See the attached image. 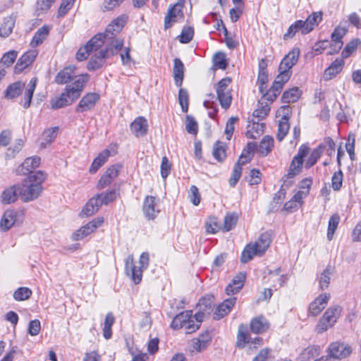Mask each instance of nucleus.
Wrapping results in <instances>:
<instances>
[{"label":"nucleus","mask_w":361,"mask_h":361,"mask_svg":"<svg viewBox=\"0 0 361 361\" xmlns=\"http://www.w3.org/2000/svg\"><path fill=\"white\" fill-rule=\"evenodd\" d=\"M88 80L87 74L78 75L72 84L66 85L64 92L60 95L51 98L50 100L51 108L59 109L73 104L80 97Z\"/></svg>","instance_id":"f257e3e1"},{"label":"nucleus","mask_w":361,"mask_h":361,"mask_svg":"<svg viewBox=\"0 0 361 361\" xmlns=\"http://www.w3.org/2000/svg\"><path fill=\"white\" fill-rule=\"evenodd\" d=\"M45 179L46 174L42 171L30 174L18 184L20 200L24 202L36 200L42 192V183Z\"/></svg>","instance_id":"f03ea898"},{"label":"nucleus","mask_w":361,"mask_h":361,"mask_svg":"<svg viewBox=\"0 0 361 361\" xmlns=\"http://www.w3.org/2000/svg\"><path fill=\"white\" fill-rule=\"evenodd\" d=\"M37 82V78H32L28 84L26 85L24 82L17 81L9 85L4 91V97L7 99H13L22 94L23 90L25 89L24 92V102L23 106L25 109L30 107L33 93L35 90Z\"/></svg>","instance_id":"7ed1b4c3"},{"label":"nucleus","mask_w":361,"mask_h":361,"mask_svg":"<svg viewBox=\"0 0 361 361\" xmlns=\"http://www.w3.org/2000/svg\"><path fill=\"white\" fill-rule=\"evenodd\" d=\"M127 20L128 16L126 15H121L107 25L104 33L97 34L101 35L102 45L105 44L106 47L111 48L112 50L116 49V45L119 42H121L122 47L123 46V40L117 36L123 28Z\"/></svg>","instance_id":"20e7f679"},{"label":"nucleus","mask_w":361,"mask_h":361,"mask_svg":"<svg viewBox=\"0 0 361 361\" xmlns=\"http://www.w3.org/2000/svg\"><path fill=\"white\" fill-rule=\"evenodd\" d=\"M139 264L140 267L134 264L133 256H128L126 261V272L135 284H138L142 281V271L149 265V254L147 252L141 254Z\"/></svg>","instance_id":"39448f33"},{"label":"nucleus","mask_w":361,"mask_h":361,"mask_svg":"<svg viewBox=\"0 0 361 361\" xmlns=\"http://www.w3.org/2000/svg\"><path fill=\"white\" fill-rule=\"evenodd\" d=\"M122 49L121 42H118L116 49L114 50L106 47L104 49H101L97 52L90 60L87 63V69L90 71H95L100 68L105 63V60L115 54H116Z\"/></svg>","instance_id":"423d86ee"},{"label":"nucleus","mask_w":361,"mask_h":361,"mask_svg":"<svg viewBox=\"0 0 361 361\" xmlns=\"http://www.w3.org/2000/svg\"><path fill=\"white\" fill-rule=\"evenodd\" d=\"M342 308L339 305H335L326 310L317 326L319 333L326 331L329 328L333 326L339 317Z\"/></svg>","instance_id":"0eeeda50"},{"label":"nucleus","mask_w":361,"mask_h":361,"mask_svg":"<svg viewBox=\"0 0 361 361\" xmlns=\"http://www.w3.org/2000/svg\"><path fill=\"white\" fill-rule=\"evenodd\" d=\"M192 310L182 312V329H184L187 334H192L199 329L203 321L201 314H195L192 315Z\"/></svg>","instance_id":"6e6552de"},{"label":"nucleus","mask_w":361,"mask_h":361,"mask_svg":"<svg viewBox=\"0 0 361 361\" xmlns=\"http://www.w3.org/2000/svg\"><path fill=\"white\" fill-rule=\"evenodd\" d=\"M247 343H250L253 345L254 348H257L258 346L263 345V339L261 337H256L254 339H251L247 334V326L242 324L238 327L236 346L239 348H244Z\"/></svg>","instance_id":"1a4fd4ad"},{"label":"nucleus","mask_w":361,"mask_h":361,"mask_svg":"<svg viewBox=\"0 0 361 361\" xmlns=\"http://www.w3.org/2000/svg\"><path fill=\"white\" fill-rule=\"evenodd\" d=\"M101 39L100 35H95L84 47H80L76 53L77 60L79 61H85L88 58L90 53L99 49L102 46Z\"/></svg>","instance_id":"9d476101"},{"label":"nucleus","mask_w":361,"mask_h":361,"mask_svg":"<svg viewBox=\"0 0 361 361\" xmlns=\"http://www.w3.org/2000/svg\"><path fill=\"white\" fill-rule=\"evenodd\" d=\"M350 345L339 341L333 342L328 347L329 355L334 360H341L348 357L352 353Z\"/></svg>","instance_id":"9b49d317"},{"label":"nucleus","mask_w":361,"mask_h":361,"mask_svg":"<svg viewBox=\"0 0 361 361\" xmlns=\"http://www.w3.org/2000/svg\"><path fill=\"white\" fill-rule=\"evenodd\" d=\"M121 169L122 165L118 163L109 167L98 180L97 188L102 190L109 185L118 177Z\"/></svg>","instance_id":"f8f14e48"},{"label":"nucleus","mask_w":361,"mask_h":361,"mask_svg":"<svg viewBox=\"0 0 361 361\" xmlns=\"http://www.w3.org/2000/svg\"><path fill=\"white\" fill-rule=\"evenodd\" d=\"M104 222V218L102 216L97 217L91 221L80 228L72 235L73 240H80L93 233Z\"/></svg>","instance_id":"ddd939ff"},{"label":"nucleus","mask_w":361,"mask_h":361,"mask_svg":"<svg viewBox=\"0 0 361 361\" xmlns=\"http://www.w3.org/2000/svg\"><path fill=\"white\" fill-rule=\"evenodd\" d=\"M330 299V294L327 293L319 295L309 305L308 315L315 317L318 315L326 307Z\"/></svg>","instance_id":"4468645a"},{"label":"nucleus","mask_w":361,"mask_h":361,"mask_svg":"<svg viewBox=\"0 0 361 361\" xmlns=\"http://www.w3.org/2000/svg\"><path fill=\"white\" fill-rule=\"evenodd\" d=\"M237 298L235 297H231L224 300L216 308L214 314L213 319L214 320H220L227 315L233 309L236 303Z\"/></svg>","instance_id":"2eb2a0df"},{"label":"nucleus","mask_w":361,"mask_h":361,"mask_svg":"<svg viewBox=\"0 0 361 361\" xmlns=\"http://www.w3.org/2000/svg\"><path fill=\"white\" fill-rule=\"evenodd\" d=\"M99 99V95L95 92L86 94L80 100L76 106V111L82 113L92 109Z\"/></svg>","instance_id":"dca6fc26"},{"label":"nucleus","mask_w":361,"mask_h":361,"mask_svg":"<svg viewBox=\"0 0 361 361\" xmlns=\"http://www.w3.org/2000/svg\"><path fill=\"white\" fill-rule=\"evenodd\" d=\"M214 297L212 295H206L202 297L197 305V312L195 314H201L204 319L206 315H209L214 308Z\"/></svg>","instance_id":"f3484780"},{"label":"nucleus","mask_w":361,"mask_h":361,"mask_svg":"<svg viewBox=\"0 0 361 361\" xmlns=\"http://www.w3.org/2000/svg\"><path fill=\"white\" fill-rule=\"evenodd\" d=\"M347 30L343 27H337L334 29V32L331 33V44L330 46L331 51H329V54H334L335 53H338V51L343 47L342 38L346 34Z\"/></svg>","instance_id":"a211bd4d"},{"label":"nucleus","mask_w":361,"mask_h":361,"mask_svg":"<svg viewBox=\"0 0 361 361\" xmlns=\"http://www.w3.org/2000/svg\"><path fill=\"white\" fill-rule=\"evenodd\" d=\"M300 56L299 48H293L289 51L281 61L279 70L291 71V68L296 64Z\"/></svg>","instance_id":"6ab92c4d"},{"label":"nucleus","mask_w":361,"mask_h":361,"mask_svg":"<svg viewBox=\"0 0 361 361\" xmlns=\"http://www.w3.org/2000/svg\"><path fill=\"white\" fill-rule=\"evenodd\" d=\"M37 51L36 49L29 50L25 52L18 61L15 66V72L19 73L25 68L31 65L35 60L37 56Z\"/></svg>","instance_id":"aec40b11"},{"label":"nucleus","mask_w":361,"mask_h":361,"mask_svg":"<svg viewBox=\"0 0 361 361\" xmlns=\"http://www.w3.org/2000/svg\"><path fill=\"white\" fill-rule=\"evenodd\" d=\"M270 324L263 315H259L251 319L250 324V331L255 334H261L269 329Z\"/></svg>","instance_id":"412c9836"},{"label":"nucleus","mask_w":361,"mask_h":361,"mask_svg":"<svg viewBox=\"0 0 361 361\" xmlns=\"http://www.w3.org/2000/svg\"><path fill=\"white\" fill-rule=\"evenodd\" d=\"M102 195H96L93 197L89 200V201L83 207L82 211L80 213L81 217L90 216L97 212L102 206L99 202V197H102Z\"/></svg>","instance_id":"4be33fe9"},{"label":"nucleus","mask_w":361,"mask_h":361,"mask_svg":"<svg viewBox=\"0 0 361 361\" xmlns=\"http://www.w3.org/2000/svg\"><path fill=\"white\" fill-rule=\"evenodd\" d=\"M75 69L76 68L74 66L65 67L57 73L55 78V82L59 85L66 84L71 80L74 82L75 78L78 76L75 75Z\"/></svg>","instance_id":"5701e85b"},{"label":"nucleus","mask_w":361,"mask_h":361,"mask_svg":"<svg viewBox=\"0 0 361 361\" xmlns=\"http://www.w3.org/2000/svg\"><path fill=\"white\" fill-rule=\"evenodd\" d=\"M156 198L153 196H147L143 202L142 210L145 216L148 219H154L157 216L159 210L156 208Z\"/></svg>","instance_id":"b1692460"},{"label":"nucleus","mask_w":361,"mask_h":361,"mask_svg":"<svg viewBox=\"0 0 361 361\" xmlns=\"http://www.w3.org/2000/svg\"><path fill=\"white\" fill-rule=\"evenodd\" d=\"M41 162V158L37 156L28 157L25 159L22 164L19 166L18 171L20 174H32V171L37 169Z\"/></svg>","instance_id":"393cba45"},{"label":"nucleus","mask_w":361,"mask_h":361,"mask_svg":"<svg viewBox=\"0 0 361 361\" xmlns=\"http://www.w3.org/2000/svg\"><path fill=\"white\" fill-rule=\"evenodd\" d=\"M272 231H267L259 235L258 240L252 244L259 251V256L262 255L269 247L272 240Z\"/></svg>","instance_id":"a878e982"},{"label":"nucleus","mask_w":361,"mask_h":361,"mask_svg":"<svg viewBox=\"0 0 361 361\" xmlns=\"http://www.w3.org/2000/svg\"><path fill=\"white\" fill-rule=\"evenodd\" d=\"M180 13V0L178 1L173 6H170L168 12L164 18V28L169 29L172 25L177 22L178 16Z\"/></svg>","instance_id":"bb28decb"},{"label":"nucleus","mask_w":361,"mask_h":361,"mask_svg":"<svg viewBox=\"0 0 361 361\" xmlns=\"http://www.w3.org/2000/svg\"><path fill=\"white\" fill-rule=\"evenodd\" d=\"M322 12H313L310 15L306 20L303 21L304 27H302V35L310 32L315 26H317L322 20Z\"/></svg>","instance_id":"cd10ccee"},{"label":"nucleus","mask_w":361,"mask_h":361,"mask_svg":"<svg viewBox=\"0 0 361 361\" xmlns=\"http://www.w3.org/2000/svg\"><path fill=\"white\" fill-rule=\"evenodd\" d=\"M20 197V189L18 185H13L6 188L1 195V201L4 204L15 202Z\"/></svg>","instance_id":"c85d7f7f"},{"label":"nucleus","mask_w":361,"mask_h":361,"mask_svg":"<svg viewBox=\"0 0 361 361\" xmlns=\"http://www.w3.org/2000/svg\"><path fill=\"white\" fill-rule=\"evenodd\" d=\"M132 133L137 137L145 135L148 130L147 121L144 117H138L130 124Z\"/></svg>","instance_id":"c756f323"},{"label":"nucleus","mask_w":361,"mask_h":361,"mask_svg":"<svg viewBox=\"0 0 361 361\" xmlns=\"http://www.w3.org/2000/svg\"><path fill=\"white\" fill-rule=\"evenodd\" d=\"M16 20V15L11 14L3 20L0 27V37H8L12 32Z\"/></svg>","instance_id":"7c9ffc66"},{"label":"nucleus","mask_w":361,"mask_h":361,"mask_svg":"<svg viewBox=\"0 0 361 361\" xmlns=\"http://www.w3.org/2000/svg\"><path fill=\"white\" fill-rule=\"evenodd\" d=\"M16 221V212L13 210H6L0 221V229L2 231L9 230Z\"/></svg>","instance_id":"2f4dec72"},{"label":"nucleus","mask_w":361,"mask_h":361,"mask_svg":"<svg viewBox=\"0 0 361 361\" xmlns=\"http://www.w3.org/2000/svg\"><path fill=\"white\" fill-rule=\"evenodd\" d=\"M344 66V61L343 58L336 59L324 71V76L327 80L331 79L339 73Z\"/></svg>","instance_id":"473e14b6"},{"label":"nucleus","mask_w":361,"mask_h":361,"mask_svg":"<svg viewBox=\"0 0 361 361\" xmlns=\"http://www.w3.org/2000/svg\"><path fill=\"white\" fill-rule=\"evenodd\" d=\"M274 147V139L269 135L264 136L258 147L257 146V150L263 157L267 156L271 150Z\"/></svg>","instance_id":"72a5a7b5"},{"label":"nucleus","mask_w":361,"mask_h":361,"mask_svg":"<svg viewBox=\"0 0 361 361\" xmlns=\"http://www.w3.org/2000/svg\"><path fill=\"white\" fill-rule=\"evenodd\" d=\"M49 32V28L47 25H44L35 33L32 41L30 42V46L32 47H36L41 44L47 37Z\"/></svg>","instance_id":"f704fd0d"},{"label":"nucleus","mask_w":361,"mask_h":361,"mask_svg":"<svg viewBox=\"0 0 361 361\" xmlns=\"http://www.w3.org/2000/svg\"><path fill=\"white\" fill-rule=\"evenodd\" d=\"M110 156V152L108 149H105L98 154V156L94 159L92 165L90 168V172L94 173L97 170L107 161V159Z\"/></svg>","instance_id":"c9c22d12"},{"label":"nucleus","mask_w":361,"mask_h":361,"mask_svg":"<svg viewBox=\"0 0 361 361\" xmlns=\"http://www.w3.org/2000/svg\"><path fill=\"white\" fill-rule=\"evenodd\" d=\"M257 150V144L254 142H250L247 144L246 147L244 148L241 155L240 156L238 161H240L242 164H246L250 162L252 159L251 154Z\"/></svg>","instance_id":"e433bc0d"},{"label":"nucleus","mask_w":361,"mask_h":361,"mask_svg":"<svg viewBox=\"0 0 361 361\" xmlns=\"http://www.w3.org/2000/svg\"><path fill=\"white\" fill-rule=\"evenodd\" d=\"M283 85L279 82L274 81L271 87L269 90H265L263 97H266L268 101L274 102L275 99L279 95L283 88Z\"/></svg>","instance_id":"4c0bfd02"},{"label":"nucleus","mask_w":361,"mask_h":361,"mask_svg":"<svg viewBox=\"0 0 361 361\" xmlns=\"http://www.w3.org/2000/svg\"><path fill=\"white\" fill-rule=\"evenodd\" d=\"M300 90L295 87L283 92L281 97V101L283 103L295 102L300 98Z\"/></svg>","instance_id":"58836bf2"},{"label":"nucleus","mask_w":361,"mask_h":361,"mask_svg":"<svg viewBox=\"0 0 361 361\" xmlns=\"http://www.w3.org/2000/svg\"><path fill=\"white\" fill-rule=\"evenodd\" d=\"M255 255L259 256V251L252 244H247L241 253L240 261L242 263H247Z\"/></svg>","instance_id":"ea45409f"},{"label":"nucleus","mask_w":361,"mask_h":361,"mask_svg":"<svg viewBox=\"0 0 361 361\" xmlns=\"http://www.w3.org/2000/svg\"><path fill=\"white\" fill-rule=\"evenodd\" d=\"M58 128L54 127L48 130H44L43 133V139L39 147L41 149H45L48 145H49L56 137L57 135Z\"/></svg>","instance_id":"a19ab883"},{"label":"nucleus","mask_w":361,"mask_h":361,"mask_svg":"<svg viewBox=\"0 0 361 361\" xmlns=\"http://www.w3.org/2000/svg\"><path fill=\"white\" fill-rule=\"evenodd\" d=\"M331 276L332 271L331 267L327 266L318 278L319 287L321 290H325L329 287Z\"/></svg>","instance_id":"79ce46f5"},{"label":"nucleus","mask_w":361,"mask_h":361,"mask_svg":"<svg viewBox=\"0 0 361 361\" xmlns=\"http://www.w3.org/2000/svg\"><path fill=\"white\" fill-rule=\"evenodd\" d=\"M320 353V347L318 345H310L305 348L300 353V356L302 361H307Z\"/></svg>","instance_id":"37998d69"},{"label":"nucleus","mask_w":361,"mask_h":361,"mask_svg":"<svg viewBox=\"0 0 361 361\" xmlns=\"http://www.w3.org/2000/svg\"><path fill=\"white\" fill-rule=\"evenodd\" d=\"M289 128L290 124L288 123V117L287 116H283L279 123L278 133L276 135L279 141L281 142L284 139L289 130Z\"/></svg>","instance_id":"c03bdc74"},{"label":"nucleus","mask_w":361,"mask_h":361,"mask_svg":"<svg viewBox=\"0 0 361 361\" xmlns=\"http://www.w3.org/2000/svg\"><path fill=\"white\" fill-rule=\"evenodd\" d=\"M340 222V216L336 213L331 216L327 228V238L329 240H332L335 231L336 230L338 225Z\"/></svg>","instance_id":"a18cd8bd"},{"label":"nucleus","mask_w":361,"mask_h":361,"mask_svg":"<svg viewBox=\"0 0 361 361\" xmlns=\"http://www.w3.org/2000/svg\"><path fill=\"white\" fill-rule=\"evenodd\" d=\"M304 27V23L302 20H296L294 23H293L288 29L287 32L283 35V39L288 40L294 37L295 33L298 31H301L302 33V27Z\"/></svg>","instance_id":"49530a36"},{"label":"nucleus","mask_w":361,"mask_h":361,"mask_svg":"<svg viewBox=\"0 0 361 361\" xmlns=\"http://www.w3.org/2000/svg\"><path fill=\"white\" fill-rule=\"evenodd\" d=\"M322 154V145H319L311 152L305 162V168L310 169L313 166Z\"/></svg>","instance_id":"de8ad7c7"},{"label":"nucleus","mask_w":361,"mask_h":361,"mask_svg":"<svg viewBox=\"0 0 361 361\" xmlns=\"http://www.w3.org/2000/svg\"><path fill=\"white\" fill-rule=\"evenodd\" d=\"M303 163H299L297 158H293L290 164L288 173L286 174L287 178H293L296 175L301 172Z\"/></svg>","instance_id":"09e8293b"},{"label":"nucleus","mask_w":361,"mask_h":361,"mask_svg":"<svg viewBox=\"0 0 361 361\" xmlns=\"http://www.w3.org/2000/svg\"><path fill=\"white\" fill-rule=\"evenodd\" d=\"M244 164L237 161L233 167L231 176L229 178V185L231 187H235L238 181L241 177L242 174V165Z\"/></svg>","instance_id":"8fccbe9b"},{"label":"nucleus","mask_w":361,"mask_h":361,"mask_svg":"<svg viewBox=\"0 0 361 361\" xmlns=\"http://www.w3.org/2000/svg\"><path fill=\"white\" fill-rule=\"evenodd\" d=\"M213 63L216 68L225 70L228 66L226 55L223 52H218L213 56Z\"/></svg>","instance_id":"3c124183"},{"label":"nucleus","mask_w":361,"mask_h":361,"mask_svg":"<svg viewBox=\"0 0 361 361\" xmlns=\"http://www.w3.org/2000/svg\"><path fill=\"white\" fill-rule=\"evenodd\" d=\"M185 130L192 135H196L198 132V123L195 118L191 115L185 117Z\"/></svg>","instance_id":"603ef678"},{"label":"nucleus","mask_w":361,"mask_h":361,"mask_svg":"<svg viewBox=\"0 0 361 361\" xmlns=\"http://www.w3.org/2000/svg\"><path fill=\"white\" fill-rule=\"evenodd\" d=\"M361 41L360 39L356 38L352 39L350 42H348L344 49L342 51L343 58L348 57L351 54H353L360 45Z\"/></svg>","instance_id":"864d4df0"},{"label":"nucleus","mask_w":361,"mask_h":361,"mask_svg":"<svg viewBox=\"0 0 361 361\" xmlns=\"http://www.w3.org/2000/svg\"><path fill=\"white\" fill-rule=\"evenodd\" d=\"M32 295V290L27 287L18 288L13 293V298L17 301L27 300Z\"/></svg>","instance_id":"5fc2aeb1"},{"label":"nucleus","mask_w":361,"mask_h":361,"mask_svg":"<svg viewBox=\"0 0 361 361\" xmlns=\"http://www.w3.org/2000/svg\"><path fill=\"white\" fill-rule=\"evenodd\" d=\"M75 1L76 0H62L57 11V17L62 18L65 16L73 8Z\"/></svg>","instance_id":"6e6d98bb"},{"label":"nucleus","mask_w":361,"mask_h":361,"mask_svg":"<svg viewBox=\"0 0 361 361\" xmlns=\"http://www.w3.org/2000/svg\"><path fill=\"white\" fill-rule=\"evenodd\" d=\"M213 156L219 161H222L226 157V149L223 142L217 141L213 149Z\"/></svg>","instance_id":"4d7b16f0"},{"label":"nucleus","mask_w":361,"mask_h":361,"mask_svg":"<svg viewBox=\"0 0 361 361\" xmlns=\"http://www.w3.org/2000/svg\"><path fill=\"white\" fill-rule=\"evenodd\" d=\"M238 216L235 214H228L224 218V231H229L236 225Z\"/></svg>","instance_id":"13d9d810"},{"label":"nucleus","mask_w":361,"mask_h":361,"mask_svg":"<svg viewBox=\"0 0 361 361\" xmlns=\"http://www.w3.org/2000/svg\"><path fill=\"white\" fill-rule=\"evenodd\" d=\"M99 195H102V197H99V202L102 204H108L109 203L113 202L117 196L118 195V192L114 189L107 190L104 193H100Z\"/></svg>","instance_id":"bf43d9fd"},{"label":"nucleus","mask_w":361,"mask_h":361,"mask_svg":"<svg viewBox=\"0 0 361 361\" xmlns=\"http://www.w3.org/2000/svg\"><path fill=\"white\" fill-rule=\"evenodd\" d=\"M217 98L221 105V106L224 109H227L230 106L231 103V96L228 91L224 92H216Z\"/></svg>","instance_id":"052dcab7"},{"label":"nucleus","mask_w":361,"mask_h":361,"mask_svg":"<svg viewBox=\"0 0 361 361\" xmlns=\"http://www.w3.org/2000/svg\"><path fill=\"white\" fill-rule=\"evenodd\" d=\"M343 172L341 169L335 172L331 178L332 188L335 191H338L343 184Z\"/></svg>","instance_id":"680f3d73"},{"label":"nucleus","mask_w":361,"mask_h":361,"mask_svg":"<svg viewBox=\"0 0 361 361\" xmlns=\"http://www.w3.org/2000/svg\"><path fill=\"white\" fill-rule=\"evenodd\" d=\"M268 82L267 72L264 71H259L257 77V84L259 85V92L263 94L267 90V83Z\"/></svg>","instance_id":"e2e57ef3"},{"label":"nucleus","mask_w":361,"mask_h":361,"mask_svg":"<svg viewBox=\"0 0 361 361\" xmlns=\"http://www.w3.org/2000/svg\"><path fill=\"white\" fill-rule=\"evenodd\" d=\"M188 198L195 206H197L200 204L201 196L198 188L195 185H192L190 187L188 192Z\"/></svg>","instance_id":"0e129e2a"},{"label":"nucleus","mask_w":361,"mask_h":361,"mask_svg":"<svg viewBox=\"0 0 361 361\" xmlns=\"http://www.w3.org/2000/svg\"><path fill=\"white\" fill-rule=\"evenodd\" d=\"M17 56V51L14 50L9 51L4 54L1 59V62L7 67H9L14 63Z\"/></svg>","instance_id":"69168bd1"},{"label":"nucleus","mask_w":361,"mask_h":361,"mask_svg":"<svg viewBox=\"0 0 361 361\" xmlns=\"http://www.w3.org/2000/svg\"><path fill=\"white\" fill-rule=\"evenodd\" d=\"M194 28L192 26H184L182 28V44L189 43L193 38Z\"/></svg>","instance_id":"338daca9"},{"label":"nucleus","mask_w":361,"mask_h":361,"mask_svg":"<svg viewBox=\"0 0 361 361\" xmlns=\"http://www.w3.org/2000/svg\"><path fill=\"white\" fill-rule=\"evenodd\" d=\"M208 346L205 345V342L200 341V339L195 338L191 341L190 350L192 353H200L204 350Z\"/></svg>","instance_id":"774afa93"}]
</instances>
